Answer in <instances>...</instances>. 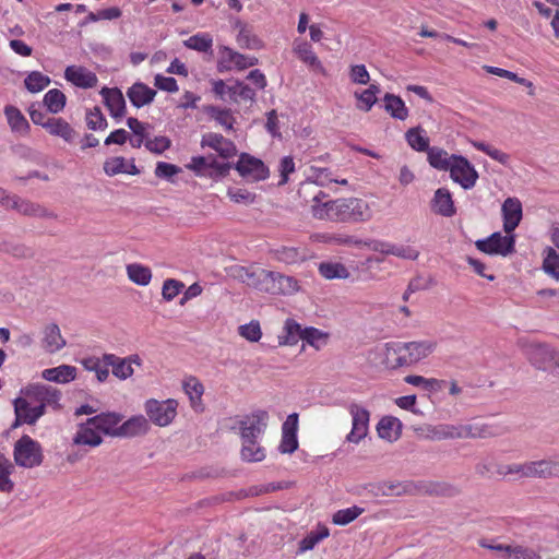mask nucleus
<instances>
[{
    "label": "nucleus",
    "mask_w": 559,
    "mask_h": 559,
    "mask_svg": "<svg viewBox=\"0 0 559 559\" xmlns=\"http://www.w3.org/2000/svg\"><path fill=\"white\" fill-rule=\"evenodd\" d=\"M254 96V91L242 82H236L228 90V99L234 103L253 102Z\"/></svg>",
    "instance_id": "49"
},
{
    "label": "nucleus",
    "mask_w": 559,
    "mask_h": 559,
    "mask_svg": "<svg viewBox=\"0 0 559 559\" xmlns=\"http://www.w3.org/2000/svg\"><path fill=\"white\" fill-rule=\"evenodd\" d=\"M297 421V414H292L287 417L283 425V437L280 444V451L282 453H293L298 448V441L296 437Z\"/></svg>",
    "instance_id": "25"
},
{
    "label": "nucleus",
    "mask_w": 559,
    "mask_h": 559,
    "mask_svg": "<svg viewBox=\"0 0 559 559\" xmlns=\"http://www.w3.org/2000/svg\"><path fill=\"white\" fill-rule=\"evenodd\" d=\"M235 29L238 31L236 36L237 44L240 48L258 50L263 48V41L252 32V29L241 21L235 23Z\"/></svg>",
    "instance_id": "28"
},
{
    "label": "nucleus",
    "mask_w": 559,
    "mask_h": 559,
    "mask_svg": "<svg viewBox=\"0 0 559 559\" xmlns=\"http://www.w3.org/2000/svg\"><path fill=\"white\" fill-rule=\"evenodd\" d=\"M486 70L491 74L508 79V80H510V82H515L520 85L525 86L528 90V95H531V96L535 95V86H534L533 82L528 81L527 79L521 78L516 73L511 72L509 70L501 69V68L486 67Z\"/></svg>",
    "instance_id": "47"
},
{
    "label": "nucleus",
    "mask_w": 559,
    "mask_h": 559,
    "mask_svg": "<svg viewBox=\"0 0 559 559\" xmlns=\"http://www.w3.org/2000/svg\"><path fill=\"white\" fill-rule=\"evenodd\" d=\"M14 461L19 466L33 468L43 462L41 445L29 436H22L14 444Z\"/></svg>",
    "instance_id": "5"
},
{
    "label": "nucleus",
    "mask_w": 559,
    "mask_h": 559,
    "mask_svg": "<svg viewBox=\"0 0 559 559\" xmlns=\"http://www.w3.org/2000/svg\"><path fill=\"white\" fill-rule=\"evenodd\" d=\"M273 257L285 264H295L306 260V252L301 248L282 246L272 250Z\"/></svg>",
    "instance_id": "39"
},
{
    "label": "nucleus",
    "mask_w": 559,
    "mask_h": 559,
    "mask_svg": "<svg viewBox=\"0 0 559 559\" xmlns=\"http://www.w3.org/2000/svg\"><path fill=\"white\" fill-rule=\"evenodd\" d=\"M311 173L309 181L301 185L300 192H312L317 186H325L334 180L326 168L311 167Z\"/></svg>",
    "instance_id": "42"
},
{
    "label": "nucleus",
    "mask_w": 559,
    "mask_h": 559,
    "mask_svg": "<svg viewBox=\"0 0 559 559\" xmlns=\"http://www.w3.org/2000/svg\"><path fill=\"white\" fill-rule=\"evenodd\" d=\"M24 394L33 403H41L53 408L60 406L61 392L50 385L32 384L25 389Z\"/></svg>",
    "instance_id": "13"
},
{
    "label": "nucleus",
    "mask_w": 559,
    "mask_h": 559,
    "mask_svg": "<svg viewBox=\"0 0 559 559\" xmlns=\"http://www.w3.org/2000/svg\"><path fill=\"white\" fill-rule=\"evenodd\" d=\"M100 93L111 117L116 119L122 118L126 115V100L121 91L118 88L104 87Z\"/></svg>",
    "instance_id": "26"
},
{
    "label": "nucleus",
    "mask_w": 559,
    "mask_h": 559,
    "mask_svg": "<svg viewBox=\"0 0 559 559\" xmlns=\"http://www.w3.org/2000/svg\"><path fill=\"white\" fill-rule=\"evenodd\" d=\"M377 495L384 497H401L418 495L417 483L411 480H385L377 485Z\"/></svg>",
    "instance_id": "18"
},
{
    "label": "nucleus",
    "mask_w": 559,
    "mask_h": 559,
    "mask_svg": "<svg viewBox=\"0 0 559 559\" xmlns=\"http://www.w3.org/2000/svg\"><path fill=\"white\" fill-rule=\"evenodd\" d=\"M126 270L128 278L136 285L147 286L152 280L151 269L140 263H130Z\"/></svg>",
    "instance_id": "44"
},
{
    "label": "nucleus",
    "mask_w": 559,
    "mask_h": 559,
    "mask_svg": "<svg viewBox=\"0 0 559 559\" xmlns=\"http://www.w3.org/2000/svg\"><path fill=\"white\" fill-rule=\"evenodd\" d=\"M542 270L556 282H559V253L552 247L543 250Z\"/></svg>",
    "instance_id": "41"
},
{
    "label": "nucleus",
    "mask_w": 559,
    "mask_h": 559,
    "mask_svg": "<svg viewBox=\"0 0 559 559\" xmlns=\"http://www.w3.org/2000/svg\"><path fill=\"white\" fill-rule=\"evenodd\" d=\"M377 430L381 439L393 441L401 435L402 423L396 417L385 416L378 423Z\"/></svg>",
    "instance_id": "35"
},
{
    "label": "nucleus",
    "mask_w": 559,
    "mask_h": 559,
    "mask_svg": "<svg viewBox=\"0 0 559 559\" xmlns=\"http://www.w3.org/2000/svg\"><path fill=\"white\" fill-rule=\"evenodd\" d=\"M14 469L13 464L8 457L0 453V491L11 492L14 487V483L11 480L10 475Z\"/></svg>",
    "instance_id": "48"
},
{
    "label": "nucleus",
    "mask_w": 559,
    "mask_h": 559,
    "mask_svg": "<svg viewBox=\"0 0 559 559\" xmlns=\"http://www.w3.org/2000/svg\"><path fill=\"white\" fill-rule=\"evenodd\" d=\"M8 122L13 132L25 134L29 124L22 112L14 106H7L4 109Z\"/></svg>",
    "instance_id": "46"
},
{
    "label": "nucleus",
    "mask_w": 559,
    "mask_h": 559,
    "mask_svg": "<svg viewBox=\"0 0 559 559\" xmlns=\"http://www.w3.org/2000/svg\"><path fill=\"white\" fill-rule=\"evenodd\" d=\"M507 559H542V556L534 548L515 544L512 545L510 555Z\"/></svg>",
    "instance_id": "60"
},
{
    "label": "nucleus",
    "mask_w": 559,
    "mask_h": 559,
    "mask_svg": "<svg viewBox=\"0 0 559 559\" xmlns=\"http://www.w3.org/2000/svg\"><path fill=\"white\" fill-rule=\"evenodd\" d=\"M498 476L502 478L513 476V479L531 478L530 461L521 464H501L498 466Z\"/></svg>",
    "instance_id": "43"
},
{
    "label": "nucleus",
    "mask_w": 559,
    "mask_h": 559,
    "mask_svg": "<svg viewBox=\"0 0 559 559\" xmlns=\"http://www.w3.org/2000/svg\"><path fill=\"white\" fill-rule=\"evenodd\" d=\"M417 487L418 495L452 498L461 493L459 486L447 480L419 481Z\"/></svg>",
    "instance_id": "17"
},
{
    "label": "nucleus",
    "mask_w": 559,
    "mask_h": 559,
    "mask_svg": "<svg viewBox=\"0 0 559 559\" xmlns=\"http://www.w3.org/2000/svg\"><path fill=\"white\" fill-rule=\"evenodd\" d=\"M420 127L409 129L405 138L409 146L418 152H427L429 147V140L423 134Z\"/></svg>",
    "instance_id": "50"
},
{
    "label": "nucleus",
    "mask_w": 559,
    "mask_h": 559,
    "mask_svg": "<svg viewBox=\"0 0 559 559\" xmlns=\"http://www.w3.org/2000/svg\"><path fill=\"white\" fill-rule=\"evenodd\" d=\"M431 211L443 217H452L455 215L456 209L452 194L447 188H439L435 191L431 200Z\"/></svg>",
    "instance_id": "20"
},
{
    "label": "nucleus",
    "mask_w": 559,
    "mask_h": 559,
    "mask_svg": "<svg viewBox=\"0 0 559 559\" xmlns=\"http://www.w3.org/2000/svg\"><path fill=\"white\" fill-rule=\"evenodd\" d=\"M122 420V416L118 413H102L90 418V424H94L99 432L107 436L119 437L118 424Z\"/></svg>",
    "instance_id": "22"
},
{
    "label": "nucleus",
    "mask_w": 559,
    "mask_h": 559,
    "mask_svg": "<svg viewBox=\"0 0 559 559\" xmlns=\"http://www.w3.org/2000/svg\"><path fill=\"white\" fill-rule=\"evenodd\" d=\"M531 365L537 370L559 377V350L540 343L527 344L524 348Z\"/></svg>",
    "instance_id": "4"
},
{
    "label": "nucleus",
    "mask_w": 559,
    "mask_h": 559,
    "mask_svg": "<svg viewBox=\"0 0 559 559\" xmlns=\"http://www.w3.org/2000/svg\"><path fill=\"white\" fill-rule=\"evenodd\" d=\"M185 287V284L180 281L168 278L164 282L162 288L163 298L167 301H171Z\"/></svg>",
    "instance_id": "64"
},
{
    "label": "nucleus",
    "mask_w": 559,
    "mask_h": 559,
    "mask_svg": "<svg viewBox=\"0 0 559 559\" xmlns=\"http://www.w3.org/2000/svg\"><path fill=\"white\" fill-rule=\"evenodd\" d=\"M41 377L47 381L68 383L75 379L76 368L70 365H60L55 368L45 369Z\"/></svg>",
    "instance_id": "33"
},
{
    "label": "nucleus",
    "mask_w": 559,
    "mask_h": 559,
    "mask_svg": "<svg viewBox=\"0 0 559 559\" xmlns=\"http://www.w3.org/2000/svg\"><path fill=\"white\" fill-rule=\"evenodd\" d=\"M293 52L298 57L299 60L312 68L314 71H318L323 75L326 74L322 62L319 60L308 43L298 39L295 40L293 45Z\"/></svg>",
    "instance_id": "24"
},
{
    "label": "nucleus",
    "mask_w": 559,
    "mask_h": 559,
    "mask_svg": "<svg viewBox=\"0 0 559 559\" xmlns=\"http://www.w3.org/2000/svg\"><path fill=\"white\" fill-rule=\"evenodd\" d=\"M222 59L218 62V70H230L236 68L238 70H245L249 67H253L258 63V58L242 55L233 50L229 47H223Z\"/></svg>",
    "instance_id": "16"
},
{
    "label": "nucleus",
    "mask_w": 559,
    "mask_h": 559,
    "mask_svg": "<svg viewBox=\"0 0 559 559\" xmlns=\"http://www.w3.org/2000/svg\"><path fill=\"white\" fill-rule=\"evenodd\" d=\"M498 466H501V464L493 460L485 459L475 465V473L479 477L491 478L495 475H498Z\"/></svg>",
    "instance_id": "61"
},
{
    "label": "nucleus",
    "mask_w": 559,
    "mask_h": 559,
    "mask_svg": "<svg viewBox=\"0 0 559 559\" xmlns=\"http://www.w3.org/2000/svg\"><path fill=\"white\" fill-rule=\"evenodd\" d=\"M33 402H31L26 396L17 397L14 401V412L16 415V425L19 423H24L28 425H34L40 417L36 413L34 406H32Z\"/></svg>",
    "instance_id": "30"
},
{
    "label": "nucleus",
    "mask_w": 559,
    "mask_h": 559,
    "mask_svg": "<svg viewBox=\"0 0 559 559\" xmlns=\"http://www.w3.org/2000/svg\"><path fill=\"white\" fill-rule=\"evenodd\" d=\"M178 402L173 399L157 401L151 399L145 403V412L150 420L159 427H166L177 416Z\"/></svg>",
    "instance_id": "8"
},
{
    "label": "nucleus",
    "mask_w": 559,
    "mask_h": 559,
    "mask_svg": "<svg viewBox=\"0 0 559 559\" xmlns=\"http://www.w3.org/2000/svg\"><path fill=\"white\" fill-rule=\"evenodd\" d=\"M201 146L215 150L222 157L228 158L236 154L234 143L217 133H206L202 136Z\"/></svg>",
    "instance_id": "23"
},
{
    "label": "nucleus",
    "mask_w": 559,
    "mask_h": 559,
    "mask_svg": "<svg viewBox=\"0 0 559 559\" xmlns=\"http://www.w3.org/2000/svg\"><path fill=\"white\" fill-rule=\"evenodd\" d=\"M364 246H367L374 252H380L384 255H394L405 260L414 261L419 257V251L409 245H397L379 240H370L366 241Z\"/></svg>",
    "instance_id": "11"
},
{
    "label": "nucleus",
    "mask_w": 559,
    "mask_h": 559,
    "mask_svg": "<svg viewBox=\"0 0 559 559\" xmlns=\"http://www.w3.org/2000/svg\"><path fill=\"white\" fill-rule=\"evenodd\" d=\"M24 84L31 93H38L50 84V79L41 72L33 71L26 76Z\"/></svg>",
    "instance_id": "54"
},
{
    "label": "nucleus",
    "mask_w": 559,
    "mask_h": 559,
    "mask_svg": "<svg viewBox=\"0 0 559 559\" xmlns=\"http://www.w3.org/2000/svg\"><path fill=\"white\" fill-rule=\"evenodd\" d=\"M428 162L431 167L438 170H449L452 164V155H449L447 151L440 147H430L427 151Z\"/></svg>",
    "instance_id": "45"
},
{
    "label": "nucleus",
    "mask_w": 559,
    "mask_h": 559,
    "mask_svg": "<svg viewBox=\"0 0 559 559\" xmlns=\"http://www.w3.org/2000/svg\"><path fill=\"white\" fill-rule=\"evenodd\" d=\"M102 442L103 438L94 424H90V418L80 425L73 438V443L76 445L98 447Z\"/></svg>",
    "instance_id": "27"
},
{
    "label": "nucleus",
    "mask_w": 559,
    "mask_h": 559,
    "mask_svg": "<svg viewBox=\"0 0 559 559\" xmlns=\"http://www.w3.org/2000/svg\"><path fill=\"white\" fill-rule=\"evenodd\" d=\"M148 430L147 419L142 416H133L127 421H124L121 426H119L118 435L119 437H135L139 435H144Z\"/></svg>",
    "instance_id": "37"
},
{
    "label": "nucleus",
    "mask_w": 559,
    "mask_h": 559,
    "mask_svg": "<svg viewBox=\"0 0 559 559\" xmlns=\"http://www.w3.org/2000/svg\"><path fill=\"white\" fill-rule=\"evenodd\" d=\"M1 250L19 259H31L34 257V250L22 242L7 241L2 245Z\"/></svg>",
    "instance_id": "55"
},
{
    "label": "nucleus",
    "mask_w": 559,
    "mask_h": 559,
    "mask_svg": "<svg viewBox=\"0 0 559 559\" xmlns=\"http://www.w3.org/2000/svg\"><path fill=\"white\" fill-rule=\"evenodd\" d=\"M67 342L61 335L57 324H48L44 330L43 347L48 353H57L66 346Z\"/></svg>",
    "instance_id": "31"
},
{
    "label": "nucleus",
    "mask_w": 559,
    "mask_h": 559,
    "mask_svg": "<svg viewBox=\"0 0 559 559\" xmlns=\"http://www.w3.org/2000/svg\"><path fill=\"white\" fill-rule=\"evenodd\" d=\"M347 411L352 417V429L345 440L348 443L358 444L368 436L370 412L356 402L350 403Z\"/></svg>",
    "instance_id": "7"
},
{
    "label": "nucleus",
    "mask_w": 559,
    "mask_h": 559,
    "mask_svg": "<svg viewBox=\"0 0 559 559\" xmlns=\"http://www.w3.org/2000/svg\"><path fill=\"white\" fill-rule=\"evenodd\" d=\"M514 235L502 236L501 233H493L486 239L475 242L476 248L487 254L508 255L514 251Z\"/></svg>",
    "instance_id": "10"
},
{
    "label": "nucleus",
    "mask_w": 559,
    "mask_h": 559,
    "mask_svg": "<svg viewBox=\"0 0 559 559\" xmlns=\"http://www.w3.org/2000/svg\"><path fill=\"white\" fill-rule=\"evenodd\" d=\"M302 330L293 319H287L284 323L281 334L277 336V343L280 346H293L301 340Z\"/></svg>",
    "instance_id": "34"
},
{
    "label": "nucleus",
    "mask_w": 559,
    "mask_h": 559,
    "mask_svg": "<svg viewBox=\"0 0 559 559\" xmlns=\"http://www.w3.org/2000/svg\"><path fill=\"white\" fill-rule=\"evenodd\" d=\"M241 456L249 462H260L265 454L263 449L257 444L255 440L251 442L242 441Z\"/></svg>",
    "instance_id": "58"
},
{
    "label": "nucleus",
    "mask_w": 559,
    "mask_h": 559,
    "mask_svg": "<svg viewBox=\"0 0 559 559\" xmlns=\"http://www.w3.org/2000/svg\"><path fill=\"white\" fill-rule=\"evenodd\" d=\"M436 347V342L428 340L386 343L384 345V364L391 369L409 367L427 358Z\"/></svg>",
    "instance_id": "3"
},
{
    "label": "nucleus",
    "mask_w": 559,
    "mask_h": 559,
    "mask_svg": "<svg viewBox=\"0 0 559 559\" xmlns=\"http://www.w3.org/2000/svg\"><path fill=\"white\" fill-rule=\"evenodd\" d=\"M127 95L134 107L141 108L153 102L156 91L139 82L128 90Z\"/></svg>",
    "instance_id": "29"
},
{
    "label": "nucleus",
    "mask_w": 559,
    "mask_h": 559,
    "mask_svg": "<svg viewBox=\"0 0 559 559\" xmlns=\"http://www.w3.org/2000/svg\"><path fill=\"white\" fill-rule=\"evenodd\" d=\"M45 129L55 136L62 138L66 142H73L76 132L75 130L61 118H48L45 123Z\"/></svg>",
    "instance_id": "32"
},
{
    "label": "nucleus",
    "mask_w": 559,
    "mask_h": 559,
    "mask_svg": "<svg viewBox=\"0 0 559 559\" xmlns=\"http://www.w3.org/2000/svg\"><path fill=\"white\" fill-rule=\"evenodd\" d=\"M326 194L319 190L312 198L311 213L314 218L331 222H366L371 218L369 204L358 198L324 200Z\"/></svg>",
    "instance_id": "1"
},
{
    "label": "nucleus",
    "mask_w": 559,
    "mask_h": 559,
    "mask_svg": "<svg viewBox=\"0 0 559 559\" xmlns=\"http://www.w3.org/2000/svg\"><path fill=\"white\" fill-rule=\"evenodd\" d=\"M431 433V438L438 441L445 439L486 438L489 436L486 432L485 426L478 424L462 426L440 425L435 427Z\"/></svg>",
    "instance_id": "6"
},
{
    "label": "nucleus",
    "mask_w": 559,
    "mask_h": 559,
    "mask_svg": "<svg viewBox=\"0 0 559 559\" xmlns=\"http://www.w3.org/2000/svg\"><path fill=\"white\" fill-rule=\"evenodd\" d=\"M183 45L189 49L207 52L212 48L213 39L209 34H198L186 39Z\"/></svg>",
    "instance_id": "56"
},
{
    "label": "nucleus",
    "mask_w": 559,
    "mask_h": 559,
    "mask_svg": "<svg viewBox=\"0 0 559 559\" xmlns=\"http://www.w3.org/2000/svg\"><path fill=\"white\" fill-rule=\"evenodd\" d=\"M364 512L362 508L354 506L352 508L338 510L334 513L332 518V522L336 525H347L354 520H356Z\"/></svg>",
    "instance_id": "57"
},
{
    "label": "nucleus",
    "mask_w": 559,
    "mask_h": 559,
    "mask_svg": "<svg viewBox=\"0 0 559 559\" xmlns=\"http://www.w3.org/2000/svg\"><path fill=\"white\" fill-rule=\"evenodd\" d=\"M83 367L96 373V378L99 382H104L107 380L109 376V366H106L102 358L90 357L82 360Z\"/></svg>",
    "instance_id": "53"
},
{
    "label": "nucleus",
    "mask_w": 559,
    "mask_h": 559,
    "mask_svg": "<svg viewBox=\"0 0 559 559\" xmlns=\"http://www.w3.org/2000/svg\"><path fill=\"white\" fill-rule=\"evenodd\" d=\"M209 114L212 118H214L222 127H224L227 130L233 129L234 124V117L231 116L230 111L228 109H221L217 107H210Z\"/></svg>",
    "instance_id": "63"
},
{
    "label": "nucleus",
    "mask_w": 559,
    "mask_h": 559,
    "mask_svg": "<svg viewBox=\"0 0 559 559\" xmlns=\"http://www.w3.org/2000/svg\"><path fill=\"white\" fill-rule=\"evenodd\" d=\"M229 274L249 287L269 294L293 295L299 290V284L293 276L269 271L257 265H235Z\"/></svg>",
    "instance_id": "2"
},
{
    "label": "nucleus",
    "mask_w": 559,
    "mask_h": 559,
    "mask_svg": "<svg viewBox=\"0 0 559 559\" xmlns=\"http://www.w3.org/2000/svg\"><path fill=\"white\" fill-rule=\"evenodd\" d=\"M239 335L246 338L249 342H258L261 336V328L258 321H251L247 324H242L238 329Z\"/></svg>",
    "instance_id": "62"
},
{
    "label": "nucleus",
    "mask_w": 559,
    "mask_h": 559,
    "mask_svg": "<svg viewBox=\"0 0 559 559\" xmlns=\"http://www.w3.org/2000/svg\"><path fill=\"white\" fill-rule=\"evenodd\" d=\"M384 109L394 119L406 120L408 117V109L400 96L386 93L383 97Z\"/></svg>",
    "instance_id": "40"
},
{
    "label": "nucleus",
    "mask_w": 559,
    "mask_h": 559,
    "mask_svg": "<svg viewBox=\"0 0 559 559\" xmlns=\"http://www.w3.org/2000/svg\"><path fill=\"white\" fill-rule=\"evenodd\" d=\"M86 124L88 129L94 131L107 128V120L99 107H94L86 112Z\"/></svg>",
    "instance_id": "59"
},
{
    "label": "nucleus",
    "mask_w": 559,
    "mask_h": 559,
    "mask_svg": "<svg viewBox=\"0 0 559 559\" xmlns=\"http://www.w3.org/2000/svg\"><path fill=\"white\" fill-rule=\"evenodd\" d=\"M66 95L57 88L50 90L44 97V104L51 114H58L66 106Z\"/></svg>",
    "instance_id": "51"
},
{
    "label": "nucleus",
    "mask_w": 559,
    "mask_h": 559,
    "mask_svg": "<svg viewBox=\"0 0 559 559\" xmlns=\"http://www.w3.org/2000/svg\"><path fill=\"white\" fill-rule=\"evenodd\" d=\"M451 179L463 189H472L478 179V173L467 158L452 154V164L449 168Z\"/></svg>",
    "instance_id": "9"
},
{
    "label": "nucleus",
    "mask_w": 559,
    "mask_h": 559,
    "mask_svg": "<svg viewBox=\"0 0 559 559\" xmlns=\"http://www.w3.org/2000/svg\"><path fill=\"white\" fill-rule=\"evenodd\" d=\"M64 78L73 85L82 88H91L97 84L96 74L83 67H67Z\"/></svg>",
    "instance_id": "21"
},
{
    "label": "nucleus",
    "mask_w": 559,
    "mask_h": 559,
    "mask_svg": "<svg viewBox=\"0 0 559 559\" xmlns=\"http://www.w3.org/2000/svg\"><path fill=\"white\" fill-rule=\"evenodd\" d=\"M319 274L325 280H346L350 276L348 269L341 262L324 261L318 265Z\"/></svg>",
    "instance_id": "36"
},
{
    "label": "nucleus",
    "mask_w": 559,
    "mask_h": 559,
    "mask_svg": "<svg viewBox=\"0 0 559 559\" xmlns=\"http://www.w3.org/2000/svg\"><path fill=\"white\" fill-rule=\"evenodd\" d=\"M503 229L511 234L522 219V203L516 198H507L502 204Z\"/></svg>",
    "instance_id": "19"
},
{
    "label": "nucleus",
    "mask_w": 559,
    "mask_h": 559,
    "mask_svg": "<svg viewBox=\"0 0 559 559\" xmlns=\"http://www.w3.org/2000/svg\"><path fill=\"white\" fill-rule=\"evenodd\" d=\"M472 145L478 150L487 154L489 157L498 162L499 164L503 166H509L510 164V155L502 152L501 150H498L485 142L481 141H473Z\"/></svg>",
    "instance_id": "52"
},
{
    "label": "nucleus",
    "mask_w": 559,
    "mask_h": 559,
    "mask_svg": "<svg viewBox=\"0 0 559 559\" xmlns=\"http://www.w3.org/2000/svg\"><path fill=\"white\" fill-rule=\"evenodd\" d=\"M239 175L251 181L263 180L269 176V170L264 164L248 154H242L236 164Z\"/></svg>",
    "instance_id": "14"
},
{
    "label": "nucleus",
    "mask_w": 559,
    "mask_h": 559,
    "mask_svg": "<svg viewBox=\"0 0 559 559\" xmlns=\"http://www.w3.org/2000/svg\"><path fill=\"white\" fill-rule=\"evenodd\" d=\"M5 207L16 210L19 213L27 216H46V211L38 204L22 200L15 195H10V201L2 204Z\"/></svg>",
    "instance_id": "38"
},
{
    "label": "nucleus",
    "mask_w": 559,
    "mask_h": 559,
    "mask_svg": "<svg viewBox=\"0 0 559 559\" xmlns=\"http://www.w3.org/2000/svg\"><path fill=\"white\" fill-rule=\"evenodd\" d=\"M103 361L106 366L112 368V374L120 380H126L133 374L134 370L132 365L138 367L142 365V359L136 354L124 358L118 357L114 354H105L103 356Z\"/></svg>",
    "instance_id": "12"
},
{
    "label": "nucleus",
    "mask_w": 559,
    "mask_h": 559,
    "mask_svg": "<svg viewBox=\"0 0 559 559\" xmlns=\"http://www.w3.org/2000/svg\"><path fill=\"white\" fill-rule=\"evenodd\" d=\"M267 413L264 411L255 412L247 416L240 423L241 438L245 442L254 441L255 438L264 430L267 421Z\"/></svg>",
    "instance_id": "15"
}]
</instances>
